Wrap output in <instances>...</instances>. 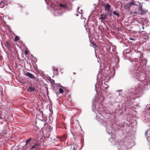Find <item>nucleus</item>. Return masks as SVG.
<instances>
[{
    "mask_svg": "<svg viewBox=\"0 0 150 150\" xmlns=\"http://www.w3.org/2000/svg\"><path fill=\"white\" fill-rule=\"evenodd\" d=\"M111 6L110 4L108 3L106 4L105 7V11H107V12L109 13V16H111L112 15V11L110 8H111Z\"/></svg>",
    "mask_w": 150,
    "mask_h": 150,
    "instance_id": "nucleus-1",
    "label": "nucleus"
},
{
    "mask_svg": "<svg viewBox=\"0 0 150 150\" xmlns=\"http://www.w3.org/2000/svg\"><path fill=\"white\" fill-rule=\"evenodd\" d=\"M107 15L109 16V13H108L107 12L105 14H101L100 15V19L102 22H103V21H104V20L107 18Z\"/></svg>",
    "mask_w": 150,
    "mask_h": 150,
    "instance_id": "nucleus-2",
    "label": "nucleus"
},
{
    "mask_svg": "<svg viewBox=\"0 0 150 150\" xmlns=\"http://www.w3.org/2000/svg\"><path fill=\"white\" fill-rule=\"evenodd\" d=\"M25 75L26 76L30 77L31 79H35V76L33 75L29 72H27L25 74Z\"/></svg>",
    "mask_w": 150,
    "mask_h": 150,
    "instance_id": "nucleus-3",
    "label": "nucleus"
},
{
    "mask_svg": "<svg viewBox=\"0 0 150 150\" xmlns=\"http://www.w3.org/2000/svg\"><path fill=\"white\" fill-rule=\"evenodd\" d=\"M138 76H139V77L138 78V80L140 81H142L145 79V78L143 77L145 76V75L143 73H140L138 75Z\"/></svg>",
    "mask_w": 150,
    "mask_h": 150,
    "instance_id": "nucleus-4",
    "label": "nucleus"
},
{
    "mask_svg": "<svg viewBox=\"0 0 150 150\" xmlns=\"http://www.w3.org/2000/svg\"><path fill=\"white\" fill-rule=\"evenodd\" d=\"M40 144L39 143H35L30 148V150H32L34 148H35L36 149H38V146H40Z\"/></svg>",
    "mask_w": 150,
    "mask_h": 150,
    "instance_id": "nucleus-5",
    "label": "nucleus"
},
{
    "mask_svg": "<svg viewBox=\"0 0 150 150\" xmlns=\"http://www.w3.org/2000/svg\"><path fill=\"white\" fill-rule=\"evenodd\" d=\"M35 90V87L32 86H29V87L27 89V91L28 92H34Z\"/></svg>",
    "mask_w": 150,
    "mask_h": 150,
    "instance_id": "nucleus-6",
    "label": "nucleus"
},
{
    "mask_svg": "<svg viewBox=\"0 0 150 150\" xmlns=\"http://www.w3.org/2000/svg\"><path fill=\"white\" fill-rule=\"evenodd\" d=\"M140 36L141 38H146L148 37V35L144 32H142L140 34Z\"/></svg>",
    "mask_w": 150,
    "mask_h": 150,
    "instance_id": "nucleus-7",
    "label": "nucleus"
},
{
    "mask_svg": "<svg viewBox=\"0 0 150 150\" xmlns=\"http://www.w3.org/2000/svg\"><path fill=\"white\" fill-rule=\"evenodd\" d=\"M31 140V138H30L28 139H27L26 141V142H25L26 143H25V146H26V149H28L29 147L28 146V143Z\"/></svg>",
    "mask_w": 150,
    "mask_h": 150,
    "instance_id": "nucleus-8",
    "label": "nucleus"
},
{
    "mask_svg": "<svg viewBox=\"0 0 150 150\" xmlns=\"http://www.w3.org/2000/svg\"><path fill=\"white\" fill-rule=\"evenodd\" d=\"M5 45L8 49H9L11 47V44L8 41H6L5 44Z\"/></svg>",
    "mask_w": 150,
    "mask_h": 150,
    "instance_id": "nucleus-9",
    "label": "nucleus"
},
{
    "mask_svg": "<svg viewBox=\"0 0 150 150\" xmlns=\"http://www.w3.org/2000/svg\"><path fill=\"white\" fill-rule=\"evenodd\" d=\"M15 41L16 42V43L18 45H19V44H21V42L22 43V41H21L19 39V38H15Z\"/></svg>",
    "mask_w": 150,
    "mask_h": 150,
    "instance_id": "nucleus-10",
    "label": "nucleus"
},
{
    "mask_svg": "<svg viewBox=\"0 0 150 150\" xmlns=\"http://www.w3.org/2000/svg\"><path fill=\"white\" fill-rule=\"evenodd\" d=\"M67 138V136L66 135H65L63 136L60 139V140L61 141H65Z\"/></svg>",
    "mask_w": 150,
    "mask_h": 150,
    "instance_id": "nucleus-11",
    "label": "nucleus"
},
{
    "mask_svg": "<svg viewBox=\"0 0 150 150\" xmlns=\"http://www.w3.org/2000/svg\"><path fill=\"white\" fill-rule=\"evenodd\" d=\"M53 70H54V73L56 75H57L58 74V71L57 68H56L54 67L53 68Z\"/></svg>",
    "mask_w": 150,
    "mask_h": 150,
    "instance_id": "nucleus-12",
    "label": "nucleus"
},
{
    "mask_svg": "<svg viewBox=\"0 0 150 150\" xmlns=\"http://www.w3.org/2000/svg\"><path fill=\"white\" fill-rule=\"evenodd\" d=\"M131 6L130 5V4H127L124 7L126 9H129V8L131 7Z\"/></svg>",
    "mask_w": 150,
    "mask_h": 150,
    "instance_id": "nucleus-13",
    "label": "nucleus"
},
{
    "mask_svg": "<svg viewBox=\"0 0 150 150\" xmlns=\"http://www.w3.org/2000/svg\"><path fill=\"white\" fill-rule=\"evenodd\" d=\"M113 14L114 15H116L118 17H119V13L117 12L116 11H114L113 12Z\"/></svg>",
    "mask_w": 150,
    "mask_h": 150,
    "instance_id": "nucleus-14",
    "label": "nucleus"
},
{
    "mask_svg": "<svg viewBox=\"0 0 150 150\" xmlns=\"http://www.w3.org/2000/svg\"><path fill=\"white\" fill-rule=\"evenodd\" d=\"M59 6L60 7H66V5L65 4H60L59 5Z\"/></svg>",
    "mask_w": 150,
    "mask_h": 150,
    "instance_id": "nucleus-15",
    "label": "nucleus"
},
{
    "mask_svg": "<svg viewBox=\"0 0 150 150\" xmlns=\"http://www.w3.org/2000/svg\"><path fill=\"white\" fill-rule=\"evenodd\" d=\"M50 81L51 83L52 84H54V81L53 79H50Z\"/></svg>",
    "mask_w": 150,
    "mask_h": 150,
    "instance_id": "nucleus-16",
    "label": "nucleus"
},
{
    "mask_svg": "<svg viewBox=\"0 0 150 150\" xmlns=\"http://www.w3.org/2000/svg\"><path fill=\"white\" fill-rule=\"evenodd\" d=\"M59 91L60 93H62L64 92V90L61 88H59Z\"/></svg>",
    "mask_w": 150,
    "mask_h": 150,
    "instance_id": "nucleus-17",
    "label": "nucleus"
},
{
    "mask_svg": "<svg viewBox=\"0 0 150 150\" xmlns=\"http://www.w3.org/2000/svg\"><path fill=\"white\" fill-rule=\"evenodd\" d=\"M4 2L2 1H1L0 4L1 6H2V7H3L4 6Z\"/></svg>",
    "mask_w": 150,
    "mask_h": 150,
    "instance_id": "nucleus-18",
    "label": "nucleus"
},
{
    "mask_svg": "<svg viewBox=\"0 0 150 150\" xmlns=\"http://www.w3.org/2000/svg\"><path fill=\"white\" fill-rule=\"evenodd\" d=\"M130 5L131 6L132 5H133L135 4V3L133 2V1H132L130 3H129Z\"/></svg>",
    "mask_w": 150,
    "mask_h": 150,
    "instance_id": "nucleus-19",
    "label": "nucleus"
},
{
    "mask_svg": "<svg viewBox=\"0 0 150 150\" xmlns=\"http://www.w3.org/2000/svg\"><path fill=\"white\" fill-rule=\"evenodd\" d=\"M102 5L103 6L105 7V5H106L105 4V2H102Z\"/></svg>",
    "mask_w": 150,
    "mask_h": 150,
    "instance_id": "nucleus-20",
    "label": "nucleus"
},
{
    "mask_svg": "<svg viewBox=\"0 0 150 150\" xmlns=\"http://www.w3.org/2000/svg\"><path fill=\"white\" fill-rule=\"evenodd\" d=\"M24 53L25 54H27L28 53V52L27 50H25V51Z\"/></svg>",
    "mask_w": 150,
    "mask_h": 150,
    "instance_id": "nucleus-21",
    "label": "nucleus"
},
{
    "mask_svg": "<svg viewBox=\"0 0 150 150\" xmlns=\"http://www.w3.org/2000/svg\"><path fill=\"white\" fill-rule=\"evenodd\" d=\"M131 40H134V39H133V38H129Z\"/></svg>",
    "mask_w": 150,
    "mask_h": 150,
    "instance_id": "nucleus-22",
    "label": "nucleus"
},
{
    "mask_svg": "<svg viewBox=\"0 0 150 150\" xmlns=\"http://www.w3.org/2000/svg\"><path fill=\"white\" fill-rule=\"evenodd\" d=\"M15 38H19V37H18V36H15Z\"/></svg>",
    "mask_w": 150,
    "mask_h": 150,
    "instance_id": "nucleus-23",
    "label": "nucleus"
},
{
    "mask_svg": "<svg viewBox=\"0 0 150 150\" xmlns=\"http://www.w3.org/2000/svg\"><path fill=\"white\" fill-rule=\"evenodd\" d=\"M142 28L143 29H144V27H142Z\"/></svg>",
    "mask_w": 150,
    "mask_h": 150,
    "instance_id": "nucleus-24",
    "label": "nucleus"
},
{
    "mask_svg": "<svg viewBox=\"0 0 150 150\" xmlns=\"http://www.w3.org/2000/svg\"><path fill=\"white\" fill-rule=\"evenodd\" d=\"M93 45H95L94 43H93Z\"/></svg>",
    "mask_w": 150,
    "mask_h": 150,
    "instance_id": "nucleus-25",
    "label": "nucleus"
},
{
    "mask_svg": "<svg viewBox=\"0 0 150 150\" xmlns=\"http://www.w3.org/2000/svg\"><path fill=\"white\" fill-rule=\"evenodd\" d=\"M78 16V14H77L76 15V16Z\"/></svg>",
    "mask_w": 150,
    "mask_h": 150,
    "instance_id": "nucleus-26",
    "label": "nucleus"
},
{
    "mask_svg": "<svg viewBox=\"0 0 150 150\" xmlns=\"http://www.w3.org/2000/svg\"><path fill=\"white\" fill-rule=\"evenodd\" d=\"M74 149L73 150H74Z\"/></svg>",
    "mask_w": 150,
    "mask_h": 150,
    "instance_id": "nucleus-27",
    "label": "nucleus"
}]
</instances>
